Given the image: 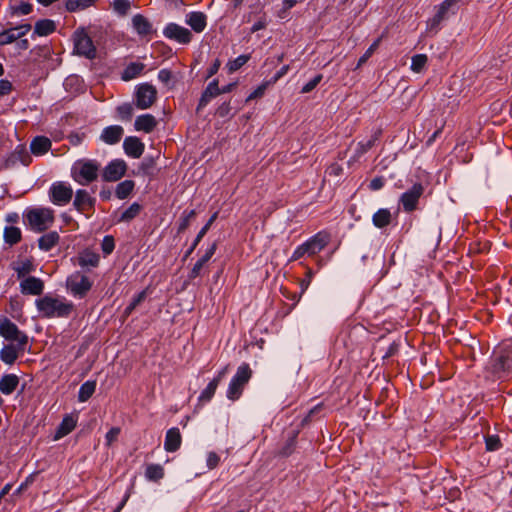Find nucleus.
<instances>
[{
	"label": "nucleus",
	"mask_w": 512,
	"mask_h": 512,
	"mask_svg": "<svg viewBox=\"0 0 512 512\" xmlns=\"http://www.w3.org/2000/svg\"><path fill=\"white\" fill-rule=\"evenodd\" d=\"M44 283L40 278L28 276L20 282V291L24 295H41Z\"/></svg>",
	"instance_id": "obj_15"
},
{
	"label": "nucleus",
	"mask_w": 512,
	"mask_h": 512,
	"mask_svg": "<svg viewBox=\"0 0 512 512\" xmlns=\"http://www.w3.org/2000/svg\"><path fill=\"white\" fill-rule=\"evenodd\" d=\"M39 314L44 318H67L74 305L65 297L45 295L35 301Z\"/></svg>",
	"instance_id": "obj_1"
},
{
	"label": "nucleus",
	"mask_w": 512,
	"mask_h": 512,
	"mask_svg": "<svg viewBox=\"0 0 512 512\" xmlns=\"http://www.w3.org/2000/svg\"><path fill=\"white\" fill-rule=\"evenodd\" d=\"M95 198L84 189H78L75 193L73 206L79 212H84L86 209H90L95 204Z\"/></svg>",
	"instance_id": "obj_20"
},
{
	"label": "nucleus",
	"mask_w": 512,
	"mask_h": 512,
	"mask_svg": "<svg viewBox=\"0 0 512 512\" xmlns=\"http://www.w3.org/2000/svg\"><path fill=\"white\" fill-rule=\"evenodd\" d=\"M135 97L136 106L139 109H148L153 105L157 98V90L153 85L143 83L137 87Z\"/></svg>",
	"instance_id": "obj_10"
},
{
	"label": "nucleus",
	"mask_w": 512,
	"mask_h": 512,
	"mask_svg": "<svg viewBox=\"0 0 512 512\" xmlns=\"http://www.w3.org/2000/svg\"><path fill=\"white\" fill-rule=\"evenodd\" d=\"M11 161H19L23 165L27 166L31 162V156L24 145H18L11 154Z\"/></svg>",
	"instance_id": "obj_34"
},
{
	"label": "nucleus",
	"mask_w": 512,
	"mask_h": 512,
	"mask_svg": "<svg viewBox=\"0 0 512 512\" xmlns=\"http://www.w3.org/2000/svg\"><path fill=\"white\" fill-rule=\"evenodd\" d=\"M59 238L56 231L48 232L39 238L38 246L43 251H49L58 243Z\"/></svg>",
	"instance_id": "obj_30"
},
{
	"label": "nucleus",
	"mask_w": 512,
	"mask_h": 512,
	"mask_svg": "<svg viewBox=\"0 0 512 512\" xmlns=\"http://www.w3.org/2000/svg\"><path fill=\"white\" fill-rule=\"evenodd\" d=\"M221 88L218 86V80L214 79L211 81L208 86L206 87L205 91L202 94V97L200 99V106L206 105L212 98H215L216 96L221 94L220 91Z\"/></svg>",
	"instance_id": "obj_32"
},
{
	"label": "nucleus",
	"mask_w": 512,
	"mask_h": 512,
	"mask_svg": "<svg viewBox=\"0 0 512 512\" xmlns=\"http://www.w3.org/2000/svg\"><path fill=\"white\" fill-rule=\"evenodd\" d=\"M51 140L45 136H36L30 144L32 154L36 156L44 155L51 148Z\"/></svg>",
	"instance_id": "obj_24"
},
{
	"label": "nucleus",
	"mask_w": 512,
	"mask_h": 512,
	"mask_svg": "<svg viewBox=\"0 0 512 512\" xmlns=\"http://www.w3.org/2000/svg\"><path fill=\"white\" fill-rule=\"evenodd\" d=\"M113 10L120 16H124L131 8L130 0H114L112 4Z\"/></svg>",
	"instance_id": "obj_49"
},
{
	"label": "nucleus",
	"mask_w": 512,
	"mask_h": 512,
	"mask_svg": "<svg viewBox=\"0 0 512 512\" xmlns=\"http://www.w3.org/2000/svg\"><path fill=\"white\" fill-rule=\"evenodd\" d=\"M146 297L147 289H144L135 295L130 304L124 309V316L128 317L133 312V310L145 300Z\"/></svg>",
	"instance_id": "obj_47"
},
{
	"label": "nucleus",
	"mask_w": 512,
	"mask_h": 512,
	"mask_svg": "<svg viewBox=\"0 0 512 512\" xmlns=\"http://www.w3.org/2000/svg\"><path fill=\"white\" fill-rule=\"evenodd\" d=\"M29 226L35 232L48 229L54 222V212L51 208H33L26 213Z\"/></svg>",
	"instance_id": "obj_5"
},
{
	"label": "nucleus",
	"mask_w": 512,
	"mask_h": 512,
	"mask_svg": "<svg viewBox=\"0 0 512 512\" xmlns=\"http://www.w3.org/2000/svg\"><path fill=\"white\" fill-rule=\"evenodd\" d=\"M118 115L123 120H128L132 117L133 107L129 103L122 104L117 107Z\"/></svg>",
	"instance_id": "obj_53"
},
{
	"label": "nucleus",
	"mask_w": 512,
	"mask_h": 512,
	"mask_svg": "<svg viewBox=\"0 0 512 512\" xmlns=\"http://www.w3.org/2000/svg\"><path fill=\"white\" fill-rule=\"evenodd\" d=\"M102 251L105 255H109L115 248L114 239L112 236H105L101 243Z\"/></svg>",
	"instance_id": "obj_54"
},
{
	"label": "nucleus",
	"mask_w": 512,
	"mask_h": 512,
	"mask_svg": "<svg viewBox=\"0 0 512 512\" xmlns=\"http://www.w3.org/2000/svg\"><path fill=\"white\" fill-rule=\"evenodd\" d=\"M97 0H67L66 9L69 12L84 10L95 4Z\"/></svg>",
	"instance_id": "obj_43"
},
{
	"label": "nucleus",
	"mask_w": 512,
	"mask_h": 512,
	"mask_svg": "<svg viewBox=\"0 0 512 512\" xmlns=\"http://www.w3.org/2000/svg\"><path fill=\"white\" fill-rule=\"evenodd\" d=\"M23 351L24 349L18 348V344L5 345L0 351V359L5 364L12 365L19 357V353Z\"/></svg>",
	"instance_id": "obj_25"
},
{
	"label": "nucleus",
	"mask_w": 512,
	"mask_h": 512,
	"mask_svg": "<svg viewBox=\"0 0 512 512\" xmlns=\"http://www.w3.org/2000/svg\"><path fill=\"white\" fill-rule=\"evenodd\" d=\"M322 78L323 76L321 74H317L313 79H311L302 87L301 93L306 94L311 92L321 82Z\"/></svg>",
	"instance_id": "obj_55"
},
{
	"label": "nucleus",
	"mask_w": 512,
	"mask_h": 512,
	"mask_svg": "<svg viewBox=\"0 0 512 512\" xmlns=\"http://www.w3.org/2000/svg\"><path fill=\"white\" fill-rule=\"evenodd\" d=\"M164 476V469L159 464H150L145 470V477L150 481H158Z\"/></svg>",
	"instance_id": "obj_44"
},
{
	"label": "nucleus",
	"mask_w": 512,
	"mask_h": 512,
	"mask_svg": "<svg viewBox=\"0 0 512 512\" xmlns=\"http://www.w3.org/2000/svg\"><path fill=\"white\" fill-rule=\"evenodd\" d=\"M134 30L141 36H147L152 33L151 23L141 14H137L132 18Z\"/></svg>",
	"instance_id": "obj_28"
},
{
	"label": "nucleus",
	"mask_w": 512,
	"mask_h": 512,
	"mask_svg": "<svg viewBox=\"0 0 512 512\" xmlns=\"http://www.w3.org/2000/svg\"><path fill=\"white\" fill-rule=\"evenodd\" d=\"M144 144L139 138L129 136L124 139L123 149L129 157L139 158L144 152Z\"/></svg>",
	"instance_id": "obj_18"
},
{
	"label": "nucleus",
	"mask_w": 512,
	"mask_h": 512,
	"mask_svg": "<svg viewBox=\"0 0 512 512\" xmlns=\"http://www.w3.org/2000/svg\"><path fill=\"white\" fill-rule=\"evenodd\" d=\"M252 376V370L247 363H242L235 375L230 380L226 396L231 401L238 400L244 390L245 385L249 382Z\"/></svg>",
	"instance_id": "obj_4"
},
{
	"label": "nucleus",
	"mask_w": 512,
	"mask_h": 512,
	"mask_svg": "<svg viewBox=\"0 0 512 512\" xmlns=\"http://www.w3.org/2000/svg\"><path fill=\"white\" fill-rule=\"evenodd\" d=\"M127 165L122 159L110 161L102 171V178L106 182H116L126 173Z\"/></svg>",
	"instance_id": "obj_12"
},
{
	"label": "nucleus",
	"mask_w": 512,
	"mask_h": 512,
	"mask_svg": "<svg viewBox=\"0 0 512 512\" xmlns=\"http://www.w3.org/2000/svg\"><path fill=\"white\" fill-rule=\"evenodd\" d=\"M379 132H375L370 139L366 140V141H360L357 146H356V149H355V156L357 158L361 157L362 155H364L367 151H369L376 143V141L378 140L379 138Z\"/></svg>",
	"instance_id": "obj_38"
},
{
	"label": "nucleus",
	"mask_w": 512,
	"mask_h": 512,
	"mask_svg": "<svg viewBox=\"0 0 512 512\" xmlns=\"http://www.w3.org/2000/svg\"><path fill=\"white\" fill-rule=\"evenodd\" d=\"M4 240L9 245L17 244L21 240V230L15 226H7L4 229Z\"/></svg>",
	"instance_id": "obj_40"
},
{
	"label": "nucleus",
	"mask_w": 512,
	"mask_h": 512,
	"mask_svg": "<svg viewBox=\"0 0 512 512\" xmlns=\"http://www.w3.org/2000/svg\"><path fill=\"white\" fill-rule=\"evenodd\" d=\"M185 22L196 33H201L207 26V16L203 12L193 11L186 15Z\"/></svg>",
	"instance_id": "obj_19"
},
{
	"label": "nucleus",
	"mask_w": 512,
	"mask_h": 512,
	"mask_svg": "<svg viewBox=\"0 0 512 512\" xmlns=\"http://www.w3.org/2000/svg\"><path fill=\"white\" fill-rule=\"evenodd\" d=\"M13 270L16 272L19 279L26 278V276L34 271V265L30 260H24L13 265Z\"/></svg>",
	"instance_id": "obj_41"
},
{
	"label": "nucleus",
	"mask_w": 512,
	"mask_h": 512,
	"mask_svg": "<svg viewBox=\"0 0 512 512\" xmlns=\"http://www.w3.org/2000/svg\"><path fill=\"white\" fill-rule=\"evenodd\" d=\"M493 371L499 378L512 372V349L505 351L493 364Z\"/></svg>",
	"instance_id": "obj_16"
},
{
	"label": "nucleus",
	"mask_w": 512,
	"mask_h": 512,
	"mask_svg": "<svg viewBox=\"0 0 512 512\" xmlns=\"http://www.w3.org/2000/svg\"><path fill=\"white\" fill-rule=\"evenodd\" d=\"M93 282L88 276L75 271L66 279L67 291L75 298L82 299L91 290Z\"/></svg>",
	"instance_id": "obj_6"
},
{
	"label": "nucleus",
	"mask_w": 512,
	"mask_h": 512,
	"mask_svg": "<svg viewBox=\"0 0 512 512\" xmlns=\"http://www.w3.org/2000/svg\"><path fill=\"white\" fill-rule=\"evenodd\" d=\"M56 29L55 22L50 19H41L35 23L32 37L36 36H48L52 34Z\"/></svg>",
	"instance_id": "obj_27"
},
{
	"label": "nucleus",
	"mask_w": 512,
	"mask_h": 512,
	"mask_svg": "<svg viewBox=\"0 0 512 512\" xmlns=\"http://www.w3.org/2000/svg\"><path fill=\"white\" fill-rule=\"evenodd\" d=\"M145 65L140 62H133L126 66L122 73V80L129 81L139 76L144 70Z\"/></svg>",
	"instance_id": "obj_33"
},
{
	"label": "nucleus",
	"mask_w": 512,
	"mask_h": 512,
	"mask_svg": "<svg viewBox=\"0 0 512 512\" xmlns=\"http://www.w3.org/2000/svg\"><path fill=\"white\" fill-rule=\"evenodd\" d=\"M458 2H460V0H444L438 6L437 10L446 16V13L449 11V9L455 6Z\"/></svg>",
	"instance_id": "obj_60"
},
{
	"label": "nucleus",
	"mask_w": 512,
	"mask_h": 512,
	"mask_svg": "<svg viewBox=\"0 0 512 512\" xmlns=\"http://www.w3.org/2000/svg\"><path fill=\"white\" fill-rule=\"evenodd\" d=\"M384 184H385V180L383 177H375L370 181L369 188L372 191H377V190H380L381 188H383Z\"/></svg>",
	"instance_id": "obj_62"
},
{
	"label": "nucleus",
	"mask_w": 512,
	"mask_h": 512,
	"mask_svg": "<svg viewBox=\"0 0 512 512\" xmlns=\"http://www.w3.org/2000/svg\"><path fill=\"white\" fill-rule=\"evenodd\" d=\"M372 223L377 228H384L391 223V212L389 209L381 208L372 216Z\"/></svg>",
	"instance_id": "obj_31"
},
{
	"label": "nucleus",
	"mask_w": 512,
	"mask_h": 512,
	"mask_svg": "<svg viewBox=\"0 0 512 512\" xmlns=\"http://www.w3.org/2000/svg\"><path fill=\"white\" fill-rule=\"evenodd\" d=\"M157 125L156 118L151 114H143L135 119L134 127L137 131L150 133Z\"/></svg>",
	"instance_id": "obj_23"
},
{
	"label": "nucleus",
	"mask_w": 512,
	"mask_h": 512,
	"mask_svg": "<svg viewBox=\"0 0 512 512\" xmlns=\"http://www.w3.org/2000/svg\"><path fill=\"white\" fill-rule=\"evenodd\" d=\"M380 42L381 38H378L370 45L365 53L359 58L356 68L361 67L373 55V53L379 47Z\"/></svg>",
	"instance_id": "obj_50"
},
{
	"label": "nucleus",
	"mask_w": 512,
	"mask_h": 512,
	"mask_svg": "<svg viewBox=\"0 0 512 512\" xmlns=\"http://www.w3.org/2000/svg\"><path fill=\"white\" fill-rule=\"evenodd\" d=\"M12 91V83L9 80H0V97L8 95Z\"/></svg>",
	"instance_id": "obj_61"
},
{
	"label": "nucleus",
	"mask_w": 512,
	"mask_h": 512,
	"mask_svg": "<svg viewBox=\"0 0 512 512\" xmlns=\"http://www.w3.org/2000/svg\"><path fill=\"white\" fill-rule=\"evenodd\" d=\"M141 211V206L134 202L120 216V222H129L134 219Z\"/></svg>",
	"instance_id": "obj_46"
},
{
	"label": "nucleus",
	"mask_w": 512,
	"mask_h": 512,
	"mask_svg": "<svg viewBox=\"0 0 512 512\" xmlns=\"http://www.w3.org/2000/svg\"><path fill=\"white\" fill-rule=\"evenodd\" d=\"M135 183L132 180H124L117 184L115 189V195L118 199H126L134 190Z\"/></svg>",
	"instance_id": "obj_35"
},
{
	"label": "nucleus",
	"mask_w": 512,
	"mask_h": 512,
	"mask_svg": "<svg viewBox=\"0 0 512 512\" xmlns=\"http://www.w3.org/2000/svg\"><path fill=\"white\" fill-rule=\"evenodd\" d=\"M32 10V4L28 2H22L14 9V12L18 15H28L32 12Z\"/></svg>",
	"instance_id": "obj_59"
},
{
	"label": "nucleus",
	"mask_w": 512,
	"mask_h": 512,
	"mask_svg": "<svg viewBox=\"0 0 512 512\" xmlns=\"http://www.w3.org/2000/svg\"><path fill=\"white\" fill-rule=\"evenodd\" d=\"M49 199L56 206L67 205L73 197V189L70 184L63 181L52 183L49 188Z\"/></svg>",
	"instance_id": "obj_9"
},
{
	"label": "nucleus",
	"mask_w": 512,
	"mask_h": 512,
	"mask_svg": "<svg viewBox=\"0 0 512 512\" xmlns=\"http://www.w3.org/2000/svg\"><path fill=\"white\" fill-rule=\"evenodd\" d=\"M74 51L88 59H93L96 49L84 28L77 29L73 34Z\"/></svg>",
	"instance_id": "obj_8"
},
{
	"label": "nucleus",
	"mask_w": 512,
	"mask_h": 512,
	"mask_svg": "<svg viewBox=\"0 0 512 512\" xmlns=\"http://www.w3.org/2000/svg\"><path fill=\"white\" fill-rule=\"evenodd\" d=\"M124 134V129L120 125H111L105 127L100 135V140L108 145L117 144Z\"/></svg>",
	"instance_id": "obj_17"
},
{
	"label": "nucleus",
	"mask_w": 512,
	"mask_h": 512,
	"mask_svg": "<svg viewBox=\"0 0 512 512\" xmlns=\"http://www.w3.org/2000/svg\"><path fill=\"white\" fill-rule=\"evenodd\" d=\"M31 30L30 24H21L0 33V45H8L26 35Z\"/></svg>",
	"instance_id": "obj_14"
},
{
	"label": "nucleus",
	"mask_w": 512,
	"mask_h": 512,
	"mask_svg": "<svg viewBox=\"0 0 512 512\" xmlns=\"http://www.w3.org/2000/svg\"><path fill=\"white\" fill-rule=\"evenodd\" d=\"M273 85L272 83H269V80L267 81H264L263 83H261L248 97H247V101H251L253 99H257V98H261L266 89Z\"/></svg>",
	"instance_id": "obj_52"
},
{
	"label": "nucleus",
	"mask_w": 512,
	"mask_h": 512,
	"mask_svg": "<svg viewBox=\"0 0 512 512\" xmlns=\"http://www.w3.org/2000/svg\"><path fill=\"white\" fill-rule=\"evenodd\" d=\"M445 18V15L437 10L436 14L428 21V27L430 30L438 31L440 23Z\"/></svg>",
	"instance_id": "obj_56"
},
{
	"label": "nucleus",
	"mask_w": 512,
	"mask_h": 512,
	"mask_svg": "<svg viewBox=\"0 0 512 512\" xmlns=\"http://www.w3.org/2000/svg\"><path fill=\"white\" fill-rule=\"evenodd\" d=\"M78 265L81 268H95L99 265L100 257L97 253L85 250L78 255Z\"/></svg>",
	"instance_id": "obj_26"
},
{
	"label": "nucleus",
	"mask_w": 512,
	"mask_h": 512,
	"mask_svg": "<svg viewBox=\"0 0 512 512\" xmlns=\"http://www.w3.org/2000/svg\"><path fill=\"white\" fill-rule=\"evenodd\" d=\"M250 54H242L235 59L229 60L226 64V68L229 73H234L242 68L249 60Z\"/></svg>",
	"instance_id": "obj_42"
},
{
	"label": "nucleus",
	"mask_w": 512,
	"mask_h": 512,
	"mask_svg": "<svg viewBox=\"0 0 512 512\" xmlns=\"http://www.w3.org/2000/svg\"><path fill=\"white\" fill-rule=\"evenodd\" d=\"M428 63L426 54H416L411 58L410 69L414 73H422Z\"/></svg>",
	"instance_id": "obj_39"
},
{
	"label": "nucleus",
	"mask_w": 512,
	"mask_h": 512,
	"mask_svg": "<svg viewBox=\"0 0 512 512\" xmlns=\"http://www.w3.org/2000/svg\"><path fill=\"white\" fill-rule=\"evenodd\" d=\"M290 67L289 65L282 66L275 75L269 80V83L275 84L280 78H282L284 75H286L289 71Z\"/></svg>",
	"instance_id": "obj_64"
},
{
	"label": "nucleus",
	"mask_w": 512,
	"mask_h": 512,
	"mask_svg": "<svg viewBox=\"0 0 512 512\" xmlns=\"http://www.w3.org/2000/svg\"><path fill=\"white\" fill-rule=\"evenodd\" d=\"M216 248H217V244L216 243H213L207 250L206 252L204 253V255L201 256V258L199 259V261H201L203 264H206L210 259L211 257L214 255L215 251H216Z\"/></svg>",
	"instance_id": "obj_63"
},
{
	"label": "nucleus",
	"mask_w": 512,
	"mask_h": 512,
	"mask_svg": "<svg viewBox=\"0 0 512 512\" xmlns=\"http://www.w3.org/2000/svg\"><path fill=\"white\" fill-rule=\"evenodd\" d=\"M423 193L424 187L421 183H415L410 189L405 191L400 197L403 210L408 213L414 211Z\"/></svg>",
	"instance_id": "obj_11"
},
{
	"label": "nucleus",
	"mask_w": 512,
	"mask_h": 512,
	"mask_svg": "<svg viewBox=\"0 0 512 512\" xmlns=\"http://www.w3.org/2000/svg\"><path fill=\"white\" fill-rule=\"evenodd\" d=\"M182 443V437L178 428L173 427L170 428L166 432L165 441H164V449L167 452H175L177 451Z\"/></svg>",
	"instance_id": "obj_21"
},
{
	"label": "nucleus",
	"mask_w": 512,
	"mask_h": 512,
	"mask_svg": "<svg viewBox=\"0 0 512 512\" xmlns=\"http://www.w3.org/2000/svg\"><path fill=\"white\" fill-rule=\"evenodd\" d=\"M0 336L7 341L16 342L20 349H25L28 342L27 335L20 331L17 325L6 317H0Z\"/></svg>",
	"instance_id": "obj_7"
},
{
	"label": "nucleus",
	"mask_w": 512,
	"mask_h": 512,
	"mask_svg": "<svg viewBox=\"0 0 512 512\" xmlns=\"http://www.w3.org/2000/svg\"><path fill=\"white\" fill-rule=\"evenodd\" d=\"M20 382L16 374H4L0 379V392L4 395L12 394L18 387Z\"/></svg>",
	"instance_id": "obj_22"
},
{
	"label": "nucleus",
	"mask_w": 512,
	"mask_h": 512,
	"mask_svg": "<svg viewBox=\"0 0 512 512\" xmlns=\"http://www.w3.org/2000/svg\"><path fill=\"white\" fill-rule=\"evenodd\" d=\"M196 216L195 210H185L180 218V223L178 226V233L184 232L190 225V222Z\"/></svg>",
	"instance_id": "obj_48"
},
{
	"label": "nucleus",
	"mask_w": 512,
	"mask_h": 512,
	"mask_svg": "<svg viewBox=\"0 0 512 512\" xmlns=\"http://www.w3.org/2000/svg\"><path fill=\"white\" fill-rule=\"evenodd\" d=\"M96 381L88 380L84 382L78 391V401L86 402L95 392Z\"/></svg>",
	"instance_id": "obj_37"
},
{
	"label": "nucleus",
	"mask_w": 512,
	"mask_h": 512,
	"mask_svg": "<svg viewBox=\"0 0 512 512\" xmlns=\"http://www.w3.org/2000/svg\"><path fill=\"white\" fill-rule=\"evenodd\" d=\"M220 463V456L216 452H209L207 454L206 465L209 469H214Z\"/></svg>",
	"instance_id": "obj_57"
},
{
	"label": "nucleus",
	"mask_w": 512,
	"mask_h": 512,
	"mask_svg": "<svg viewBox=\"0 0 512 512\" xmlns=\"http://www.w3.org/2000/svg\"><path fill=\"white\" fill-rule=\"evenodd\" d=\"M120 434V428L113 427L105 435L106 445L110 446L114 441L117 440Z\"/></svg>",
	"instance_id": "obj_58"
},
{
	"label": "nucleus",
	"mask_w": 512,
	"mask_h": 512,
	"mask_svg": "<svg viewBox=\"0 0 512 512\" xmlns=\"http://www.w3.org/2000/svg\"><path fill=\"white\" fill-rule=\"evenodd\" d=\"M329 241L330 234L324 230L319 231L303 244L296 247L291 256V260L296 261L304 256H314L321 252L328 245Z\"/></svg>",
	"instance_id": "obj_3"
},
{
	"label": "nucleus",
	"mask_w": 512,
	"mask_h": 512,
	"mask_svg": "<svg viewBox=\"0 0 512 512\" xmlns=\"http://www.w3.org/2000/svg\"><path fill=\"white\" fill-rule=\"evenodd\" d=\"M217 216H218V213L215 212L210 218L209 220L207 221V223L200 229V231L198 232L197 236L195 237L191 247L189 248V250L187 251V255H189L190 253H192L195 248L198 246V244L200 243V241L203 239V237L206 235V233L209 231L211 225L213 224V222L217 219Z\"/></svg>",
	"instance_id": "obj_36"
},
{
	"label": "nucleus",
	"mask_w": 512,
	"mask_h": 512,
	"mask_svg": "<svg viewBox=\"0 0 512 512\" xmlns=\"http://www.w3.org/2000/svg\"><path fill=\"white\" fill-rule=\"evenodd\" d=\"M485 445L487 451H497L502 444L498 435H488L485 437Z\"/></svg>",
	"instance_id": "obj_51"
},
{
	"label": "nucleus",
	"mask_w": 512,
	"mask_h": 512,
	"mask_svg": "<svg viewBox=\"0 0 512 512\" xmlns=\"http://www.w3.org/2000/svg\"><path fill=\"white\" fill-rule=\"evenodd\" d=\"M100 163L94 159L77 160L71 169L72 178L80 185H88L98 178Z\"/></svg>",
	"instance_id": "obj_2"
},
{
	"label": "nucleus",
	"mask_w": 512,
	"mask_h": 512,
	"mask_svg": "<svg viewBox=\"0 0 512 512\" xmlns=\"http://www.w3.org/2000/svg\"><path fill=\"white\" fill-rule=\"evenodd\" d=\"M163 35L170 40L180 44H188L192 39V33L189 29L176 23H169L163 29Z\"/></svg>",
	"instance_id": "obj_13"
},
{
	"label": "nucleus",
	"mask_w": 512,
	"mask_h": 512,
	"mask_svg": "<svg viewBox=\"0 0 512 512\" xmlns=\"http://www.w3.org/2000/svg\"><path fill=\"white\" fill-rule=\"evenodd\" d=\"M218 386L219 384L216 383V381L211 380L205 389L200 393L198 401L200 403L209 402L213 398Z\"/></svg>",
	"instance_id": "obj_45"
},
{
	"label": "nucleus",
	"mask_w": 512,
	"mask_h": 512,
	"mask_svg": "<svg viewBox=\"0 0 512 512\" xmlns=\"http://www.w3.org/2000/svg\"><path fill=\"white\" fill-rule=\"evenodd\" d=\"M76 419L72 415H66L60 423L55 438L60 439L71 433L76 427Z\"/></svg>",
	"instance_id": "obj_29"
}]
</instances>
